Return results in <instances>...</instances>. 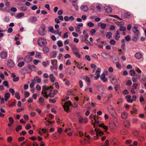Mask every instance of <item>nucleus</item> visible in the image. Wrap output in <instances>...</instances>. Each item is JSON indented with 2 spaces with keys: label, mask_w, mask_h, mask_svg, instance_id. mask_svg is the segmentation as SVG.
Listing matches in <instances>:
<instances>
[{
  "label": "nucleus",
  "mask_w": 146,
  "mask_h": 146,
  "mask_svg": "<svg viewBox=\"0 0 146 146\" xmlns=\"http://www.w3.org/2000/svg\"><path fill=\"white\" fill-rule=\"evenodd\" d=\"M37 43L39 46H44L46 45L47 42L44 38H40L38 39Z\"/></svg>",
  "instance_id": "f257e3e1"
},
{
  "label": "nucleus",
  "mask_w": 146,
  "mask_h": 146,
  "mask_svg": "<svg viewBox=\"0 0 146 146\" xmlns=\"http://www.w3.org/2000/svg\"><path fill=\"white\" fill-rule=\"evenodd\" d=\"M46 27L44 25H42L38 30L39 34L41 36H44L46 33Z\"/></svg>",
  "instance_id": "f03ea898"
},
{
  "label": "nucleus",
  "mask_w": 146,
  "mask_h": 146,
  "mask_svg": "<svg viewBox=\"0 0 146 146\" xmlns=\"http://www.w3.org/2000/svg\"><path fill=\"white\" fill-rule=\"evenodd\" d=\"M71 105V103L70 101H68L66 102L63 106V107L64 110L66 112H68L69 110V107Z\"/></svg>",
  "instance_id": "7ed1b4c3"
},
{
  "label": "nucleus",
  "mask_w": 146,
  "mask_h": 146,
  "mask_svg": "<svg viewBox=\"0 0 146 146\" xmlns=\"http://www.w3.org/2000/svg\"><path fill=\"white\" fill-rule=\"evenodd\" d=\"M137 29V27L136 26H134L132 29V30L134 33V36H135L136 37L138 36L139 34V31Z\"/></svg>",
  "instance_id": "20e7f679"
},
{
  "label": "nucleus",
  "mask_w": 146,
  "mask_h": 146,
  "mask_svg": "<svg viewBox=\"0 0 146 146\" xmlns=\"http://www.w3.org/2000/svg\"><path fill=\"white\" fill-rule=\"evenodd\" d=\"M7 64L10 68L13 67L15 66V64L13 61L10 59H9L7 61Z\"/></svg>",
  "instance_id": "39448f33"
},
{
  "label": "nucleus",
  "mask_w": 146,
  "mask_h": 146,
  "mask_svg": "<svg viewBox=\"0 0 146 146\" xmlns=\"http://www.w3.org/2000/svg\"><path fill=\"white\" fill-rule=\"evenodd\" d=\"M104 8L106 12L107 13H110L112 12V8L109 6H106L104 7Z\"/></svg>",
  "instance_id": "423d86ee"
},
{
  "label": "nucleus",
  "mask_w": 146,
  "mask_h": 146,
  "mask_svg": "<svg viewBox=\"0 0 146 146\" xmlns=\"http://www.w3.org/2000/svg\"><path fill=\"white\" fill-rule=\"evenodd\" d=\"M95 131L96 132V135L98 136L99 135L101 136L104 134L103 132L102 131L99 129H97L96 128H95Z\"/></svg>",
  "instance_id": "0eeeda50"
},
{
  "label": "nucleus",
  "mask_w": 146,
  "mask_h": 146,
  "mask_svg": "<svg viewBox=\"0 0 146 146\" xmlns=\"http://www.w3.org/2000/svg\"><path fill=\"white\" fill-rule=\"evenodd\" d=\"M53 87L52 86H50L49 87H48L47 85H44L42 86V89H44L45 90H49L51 91Z\"/></svg>",
  "instance_id": "6e6552de"
},
{
  "label": "nucleus",
  "mask_w": 146,
  "mask_h": 146,
  "mask_svg": "<svg viewBox=\"0 0 146 146\" xmlns=\"http://www.w3.org/2000/svg\"><path fill=\"white\" fill-rule=\"evenodd\" d=\"M66 72L67 74L70 75H73L75 74V72H71V69L70 68H67L66 70Z\"/></svg>",
  "instance_id": "1a4fd4ad"
},
{
  "label": "nucleus",
  "mask_w": 146,
  "mask_h": 146,
  "mask_svg": "<svg viewBox=\"0 0 146 146\" xmlns=\"http://www.w3.org/2000/svg\"><path fill=\"white\" fill-rule=\"evenodd\" d=\"M134 57L136 58L139 59L142 58V54L140 52H137L135 53Z\"/></svg>",
  "instance_id": "9d476101"
},
{
  "label": "nucleus",
  "mask_w": 146,
  "mask_h": 146,
  "mask_svg": "<svg viewBox=\"0 0 146 146\" xmlns=\"http://www.w3.org/2000/svg\"><path fill=\"white\" fill-rule=\"evenodd\" d=\"M48 90H45L42 89L41 93L43 94V96L46 98H48V93L46 91Z\"/></svg>",
  "instance_id": "9b49d317"
},
{
  "label": "nucleus",
  "mask_w": 146,
  "mask_h": 146,
  "mask_svg": "<svg viewBox=\"0 0 146 146\" xmlns=\"http://www.w3.org/2000/svg\"><path fill=\"white\" fill-rule=\"evenodd\" d=\"M80 9L84 11H87L88 10V8L87 6L85 5H83L80 7Z\"/></svg>",
  "instance_id": "f8f14e48"
},
{
  "label": "nucleus",
  "mask_w": 146,
  "mask_h": 146,
  "mask_svg": "<svg viewBox=\"0 0 146 146\" xmlns=\"http://www.w3.org/2000/svg\"><path fill=\"white\" fill-rule=\"evenodd\" d=\"M7 54L6 52L3 51L0 54V56L2 59H5L7 57Z\"/></svg>",
  "instance_id": "ddd939ff"
},
{
  "label": "nucleus",
  "mask_w": 146,
  "mask_h": 146,
  "mask_svg": "<svg viewBox=\"0 0 146 146\" xmlns=\"http://www.w3.org/2000/svg\"><path fill=\"white\" fill-rule=\"evenodd\" d=\"M42 51L45 54L49 52V48L47 46H45L42 48Z\"/></svg>",
  "instance_id": "4468645a"
},
{
  "label": "nucleus",
  "mask_w": 146,
  "mask_h": 146,
  "mask_svg": "<svg viewBox=\"0 0 146 146\" xmlns=\"http://www.w3.org/2000/svg\"><path fill=\"white\" fill-rule=\"evenodd\" d=\"M123 125L126 128H128L130 126L129 122L128 120L125 121L123 122Z\"/></svg>",
  "instance_id": "2eb2a0df"
},
{
  "label": "nucleus",
  "mask_w": 146,
  "mask_h": 146,
  "mask_svg": "<svg viewBox=\"0 0 146 146\" xmlns=\"http://www.w3.org/2000/svg\"><path fill=\"white\" fill-rule=\"evenodd\" d=\"M122 17L123 18H126L130 16V14L129 13L125 12L121 14Z\"/></svg>",
  "instance_id": "dca6fc26"
},
{
  "label": "nucleus",
  "mask_w": 146,
  "mask_h": 146,
  "mask_svg": "<svg viewBox=\"0 0 146 146\" xmlns=\"http://www.w3.org/2000/svg\"><path fill=\"white\" fill-rule=\"evenodd\" d=\"M100 78L104 82H105L107 81V79L105 77V74L104 73L101 74L100 76Z\"/></svg>",
  "instance_id": "f3484780"
},
{
  "label": "nucleus",
  "mask_w": 146,
  "mask_h": 146,
  "mask_svg": "<svg viewBox=\"0 0 146 146\" xmlns=\"http://www.w3.org/2000/svg\"><path fill=\"white\" fill-rule=\"evenodd\" d=\"M72 52L73 53H75L77 52H79V50L74 45H72Z\"/></svg>",
  "instance_id": "a211bd4d"
},
{
  "label": "nucleus",
  "mask_w": 146,
  "mask_h": 146,
  "mask_svg": "<svg viewBox=\"0 0 146 146\" xmlns=\"http://www.w3.org/2000/svg\"><path fill=\"white\" fill-rule=\"evenodd\" d=\"M19 9L21 11H26L27 9V8L25 5H22L20 6Z\"/></svg>",
  "instance_id": "6ab92c4d"
},
{
  "label": "nucleus",
  "mask_w": 146,
  "mask_h": 146,
  "mask_svg": "<svg viewBox=\"0 0 146 146\" xmlns=\"http://www.w3.org/2000/svg\"><path fill=\"white\" fill-rule=\"evenodd\" d=\"M29 21L31 22H35L37 21V18L35 16L31 17L29 18Z\"/></svg>",
  "instance_id": "aec40b11"
},
{
  "label": "nucleus",
  "mask_w": 146,
  "mask_h": 146,
  "mask_svg": "<svg viewBox=\"0 0 146 146\" xmlns=\"http://www.w3.org/2000/svg\"><path fill=\"white\" fill-rule=\"evenodd\" d=\"M101 54L102 57L104 58H107L110 56L109 54L108 53H106L105 52H102Z\"/></svg>",
  "instance_id": "412c9836"
},
{
  "label": "nucleus",
  "mask_w": 146,
  "mask_h": 146,
  "mask_svg": "<svg viewBox=\"0 0 146 146\" xmlns=\"http://www.w3.org/2000/svg\"><path fill=\"white\" fill-rule=\"evenodd\" d=\"M51 63L52 64L54 68L55 69H56L57 68V67L56 66L57 64V61L56 60H51Z\"/></svg>",
  "instance_id": "4be33fe9"
},
{
  "label": "nucleus",
  "mask_w": 146,
  "mask_h": 146,
  "mask_svg": "<svg viewBox=\"0 0 146 146\" xmlns=\"http://www.w3.org/2000/svg\"><path fill=\"white\" fill-rule=\"evenodd\" d=\"M38 101L41 105L42 106L44 104V99L43 98L40 97Z\"/></svg>",
  "instance_id": "5701e85b"
},
{
  "label": "nucleus",
  "mask_w": 146,
  "mask_h": 146,
  "mask_svg": "<svg viewBox=\"0 0 146 146\" xmlns=\"http://www.w3.org/2000/svg\"><path fill=\"white\" fill-rule=\"evenodd\" d=\"M32 58L29 56H27L25 58V61L27 62H29L32 60Z\"/></svg>",
  "instance_id": "b1692460"
},
{
  "label": "nucleus",
  "mask_w": 146,
  "mask_h": 146,
  "mask_svg": "<svg viewBox=\"0 0 146 146\" xmlns=\"http://www.w3.org/2000/svg\"><path fill=\"white\" fill-rule=\"evenodd\" d=\"M127 113L126 112H124L122 113L121 117L124 119H125L127 117Z\"/></svg>",
  "instance_id": "393cba45"
},
{
  "label": "nucleus",
  "mask_w": 146,
  "mask_h": 146,
  "mask_svg": "<svg viewBox=\"0 0 146 146\" xmlns=\"http://www.w3.org/2000/svg\"><path fill=\"white\" fill-rule=\"evenodd\" d=\"M116 33V35L115 36V38L116 40H118L120 37L119 30H117Z\"/></svg>",
  "instance_id": "a878e982"
},
{
  "label": "nucleus",
  "mask_w": 146,
  "mask_h": 146,
  "mask_svg": "<svg viewBox=\"0 0 146 146\" xmlns=\"http://www.w3.org/2000/svg\"><path fill=\"white\" fill-rule=\"evenodd\" d=\"M10 94L9 93H6L5 94V100L7 101L9 98Z\"/></svg>",
  "instance_id": "bb28decb"
},
{
  "label": "nucleus",
  "mask_w": 146,
  "mask_h": 146,
  "mask_svg": "<svg viewBox=\"0 0 146 146\" xmlns=\"http://www.w3.org/2000/svg\"><path fill=\"white\" fill-rule=\"evenodd\" d=\"M57 53L56 51H54L52 52L50 54L51 58H55L56 57Z\"/></svg>",
  "instance_id": "cd10ccee"
},
{
  "label": "nucleus",
  "mask_w": 146,
  "mask_h": 146,
  "mask_svg": "<svg viewBox=\"0 0 146 146\" xmlns=\"http://www.w3.org/2000/svg\"><path fill=\"white\" fill-rule=\"evenodd\" d=\"M49 78L52 82H54L55 81V78L52 74H50L49 76Z\"/></svg>",
  "instance_id": "c85d7f7f"
},
{
  "label": "nucleus",
  "mask_w": 146,
  "mask_h": 146,
  "mask_svg": "<svg viewBox=\"0 0 146 146\" xmlns=\"http://www.w3.org/2000/svg\"><path fill=\"white\" fill-rule=\"evenodd\" d=\"M129 74L131 76H134L136 74L134 70L133 69H131L130 70Z\"/></svg>",
  "instance_id": "c756f323"
},
{
  "label": "nucleus",
  "mask_w": 146,
  "mask_h": 146,
  "mask_svg": "<svg viewBox=\"0 0 146 146\" xmlns=\"http://www.w3.org/2000/svg\"><path fill=\"white\" fill-rule=\"evenodd\" d=\"M111 82L112 84H115L117 82V79L115 77H113L111 80Z\"/></svg>",
  "instance_id": "7c9ffc66"
},
{
  "label": "nucleus",
  "mask_w": 146,
  "mask_h": 146,
  "mask_svg": "<svg viewBox=\"0 0 146 146\" xmlns=\"http://www.w3.org/2000/svg\"><path fill=\"white\" fill-rule=\"evenodd\" d=\"M115 126V125L114 123L111 122L109 124V127L111 129L113 128Z\"/></svg>",
  "instance_id": "2f4dec72"
},
{
  "label": "nucleus",
  "mask_w": 146,
  "mask_h": 146,
  "mask_svg": "<svg viewBox=\"0 0 146 146\" xmlns=\"http://www.w3.org/2000/svg\"><path fill=\"white\" fill-rule=\"evenodd\" d=\"M99 127H102L104 129L107 130L108 129L107 126L104 125V124L102 123L100 125H99Z\"/></svg>",
  "instance_id": "473e14b6"
},
{
  "label": "nucleus",
  "mask_w": 146,
  "mask_h": 146,
  "mask_svg": "<svg viewBox=\"0 0 146 146\" xmlns=\"http://www.w3.org/2000/svg\"><path fill=\"white\" fill-rule=\"evenodd\" d=\"M3 84L5 86H6L7 88H8L9 87L8 84V82L7 81H5L3 82Z\"/></svg>",
  "instance_id": "72a5a7b5"
},
{
  "label": "nucleus",
  "mask_w": 146,
  "mask_h": 146,
  "mask_svg": "<svg viewBox=\"0 0 146 146\" xmlns=\"http://www.w3.org/2000/svg\"><path fill=\"white\" fill-rule=\"evenodd\" d=\"M58 46L59 47L62 46H63V43L60 40H58L57 43Z\"/></svg>",
  "instance_id": "f704fd0d"
},
{
  "label": "nucleus",
  "mask_w": 146,
  "mask_h": 146,
  "mask_svg": "<svg viewBox=\"0 0 146 146\" xmlns=\"http://www.w3.org/2000/svg\"><path fill=\"white\" fill-rule=\"evenodd\" d=\"M27 67L31 70H32L34 69L35 66L34 65H31L30 64H29L28 65Z\"/></svg>",
  "instance_id": "c9c22d12"
},
{
  "label": "nucleus",
  "mask_w": 146,
  "mask_h": 146,
  "mask_svg": "<svg viewBox=\"0 0 146 146\" xmlns=\"http://www.w3.org/2000/svg\"><path fill=\"white\" fill-rule=\"evenodd\" d=\"M24 14L23 13H18L17 15V17L18 18H20L23 16H24Z\"/></svg>",
  "instance_id": "e433bc0d"
},
{
  "label": "nucleus",
  "mask_w": 146,
  "mask_h": 146,
  "mask_svg": "<svg viewBox=\"0 0 146 146\" xmlns=\"http://www.w3.org/2000/svg\"><path fill=\"white\" fill-rule=\"evenodd\" d=\"M78 121L80 123H82L84 121V119L82 117L80 116L78 118Z\"/></svg>",
  "instance_id": "4c0bfd02"
},
{
  "label": "nucleus",
  "mask_w": 146,
  "mask_h": 146,
  "mask_svg": "<svg viewBox=\"0 0 146 146\" xmlns=\"http://www.w3.org/2000/svg\"><path fill=\"white\" fill-rule=\"evenodd\" d=\"M112 35V33L111 32L108 33L106 35L107 38L108 39L110 38L111 37Z\"/></svg>",
  "instance_id": "58836bf2"
},
{
  "label": "nucleus",
  "mask_w": 146,
  "mask_h": 146,
  "mask_svg": "<svg viewBox=\"0 0 146 146\" xmlns=\"http://www.w3.org/2000/svg\"><path fill=\"white\" fill-rule=\"evenodd\" d=\"M44 123L46 125V126H49L50 124H52V122L51 121H44Z\"/></svg>",
  "instance_id": "ea45409f"
},
{
  "label": "nucleus",
  "mask_w": 146,
  "mask_h": 146,
  "mask_svg": "<svg viewBox=\"0 0 146 146\" xmlns=\"http://www.w3.org/2000/svg\"><path fill=\"white\" fill-rule=\"evenodd\" d=\"M22 128V127L21 125H18L16 128V130L17 131H18L20 130Z\"/></svg>",
  "instance_id": "a19ab883"
},
{
  "label": "nucleus",
  "mask_w": 146,
  "mask_h": 146,
  "mask_svg": "<svg viewBox=\"0 0 146 146\" xmlns=\"http://www.w3.org/2000/svg\"><path fill=\"white\" fill-rule=\"evenodd\" d=\"M124 23L123 21L118 22L117 23V25L120 27L121 26V25H124Z\"/></svg>",
  "instance_id": "79ce46f5"
},
{
  "label": "nucleus",
  "mask_w": 146,
  "mask_h": 146,
  "mask_svg": "<svg viewBox=\"0 0 146 146\" xmlns=\"http://www.w3.org/2000/svg\"><path fill=\"white\" fill-rule=\"evenodd\" d=\"M15 96L16 98L18 100H19L20 99V96L19 95V93L17 92H16L15 94Z\"/></svg>",
  "instance_id": "37998d69"
},
{
  "label": "nucleus",
  "mask_w": 146,
  "mask_h": 146,
  "mask_svg": "<svg viewBox=\"0 0 146 146\" xmlns=\"http://www.w3.org/2000/svg\"><path fill=\"white\" fill-rule=\"evenodd\" d=\"M24 65V63L23 62H21L20 63H19L18 64V66L19 67H21Z\"/></svg>",
  "instance_id": "c03bdc74"
},
{
  "label": "nucleus",
  "mask_w": 146,
  "mask_h": 146,
  "mask_svg": "<svg viewBox=\"0 0 146 146\" xmlns=\"http://www.w3.org/2000/svg\"><path fill=\"white\" fill-rule=\"evenodd\" d=\"M9 91L12 93L13 96L14 95L15 92L13 89L10 88L9 90Z\"/></svg>",
  "instance_id": "a18cd8bd"
},
{
  "label": "nucleus",
  "mask_w": 146,
  "mask_h": 146,
  "mask_svg": "<svg viewBox=\"0 0 146 146\" xmlns=\"http://www.w3.org/2000/svg\"><path fill=\"white\" fill-rule=\"evenodd\" d=\"M49 31L52 33H53L54 30L53 27H50L48 28Z\"/></svg>",
  "instance_id": "49530a36"
},
{
  "label": "nucleus",
  "mask_w": 146,
  "mask_h": 146,
  "mask_svg": "<svg viewBox=\"0 0 146 146\" xmlns=\"http://www.w3.org/2000/svg\"><path fill=\"white\" fill-rule=\"evenodd\" d=\"M125 39L126 41L128 42L130 40V37H129V36H127L125 37Z\"/></svg>",
  "instance_id": "de8ad7c7"
},
{
  "label": "nucleus",
  "mask_w": 146,
  "mask_h": 146,
  "mask_svg": "<svg viewBox=\"0 0 146 146\" xmlns=\"http://www.w3.org/2000/svg\"><path fill=\"white\" fill-rule=\"evenodd\" d=\"M100 23L101 24V27L102 29H104L106 26V25L104 23Z\"/></svg>",
  "instance_id": "09e8293b"
},
{
  "label": "nucleus",
  "mask_w": 146,
  "mask_h": 146,
  "mask_svg": "<svg viewBox=\"0 0 146 146\" xmlns=\"http://www.w3.org/2000/svg\"><path fill=\"white\" fill-rule=\"evenodd\" d=\"M87 25L90 27H92L94 26V24L92 22H90L88 23Z\"/></svg>",
  "instance_id": "8fccbe9b"
},
{
  "label": "nucleus",
  "mask_w": 146,
  "mask_h": 146,
  "mask_svg": "<svg viewBox=\"0 0 146 146\" xmlns=\"http://www.w3.org/2000/svg\"><path fill=\"white\" fill-rule=\"evenodd\" d=\"M96 31L95 29H93L91 30L90 31V33L91 35H94L95 33L96 32Z\"/></svg>",
  "instance_id": "3c124183"
},
{
  "label": "nucleus",
  "mask_w": 146,
  "mask_h": 146,
  "mask_svg": "<svg viewBox=\"0 0 146 146\" xmlns=\"http://www.w3.org/2000/svg\"><path fill=\"white\" fill-rule=\"evenodd\" d=\"M141 128L143 129H146V123H144L141 125Z\"/></svg>",
  "instance_id": "603ef678"
},
{
  "label": "nucleus",
  "mask_w": 146,
  "mask_h": 146,
  "mask_svg": "<svg viewBox=\"0 0 146 146\" xmlns=\"http://www.w3.org/2000/svg\"><path fill=\"white\" fill-rule=\"evenodd\" d=\"M126 29V27L125 26H122L120 27L119 30L120 31H125Z\"/></svg>",
  "instance_id": "864d4df0"
},
{
  "label": "nucleus",
  "mask_w": 146,
  "mask_h": 146,
  "mask_svg": "<svg viewBox=\"0 0 146 146\" xmlns=\"http://www.w3.org/2000/svg\"><path fill=\"white\" fill-rule=\"evenodd\" d=\"M76 56L78 58H80V56L78 52H77L74 53Z\"/></svg>",
  "instance_id": "5fc2aeb1"
},
{
  "label": "nucleus",
  "mask_w": 146,
  "mask_h": 146,
  "mask_svg": "<svg viewBox=\"0 0 146 146\" xmlns=\"http://www.w3.org/2000/svg\"><path fill=\"white\" fill-rule=\"evenodd\" d=\"M9 20V18L7 17H5L4 18V21L5 22H8Z\"/></svg>",
  "instance_id": "6e6d98bb"
},
{
  "label": "nucleus",
  "mask_w": 146,
  "mask_h": 146,
  "mask_svg": "<svg viewBox=\"0 0 146 146\" xmlns=\"http://www.w3.org/2000/svg\"><path fill=\"white\" fill-rule=\"evenodd\" d=\"M30 95V93L27 92V91H26L25 92V97L27 98Z\"/></svg>",
  "instance_id": "4d7b16f0"
},
{
  "label": "nucleus",
  "mask_w": 146,
  "mask_h": 146,
  "mask_svg": "<svg viewBox=\"0 0 146 146\" xmlns=\"http://www.w3.org/2000/svg\"><path fill=\"white\" fill-rule=\"evenodd\" d=\"M36 90L38 91H40L41 88L40 86L39 85H37L36 87Z\"/></svg>",
  "instance_id": "13d9d810"
},
{
  "label": "nucleus",
  "mask_w": 146,
  "mask_h": 146,
  "mask_svg": "<svg viewBox=\"0 0 146 146\" xmlns=\"http://www.w3.org/2000/svg\"><path fill=\"white\" fill-rule=\"evenodd\" d=\"M30 139H31L32 140H35L37 139V138L35 136H32V137H30L29 138Z\"/></svg>",
  "instance_id": "bf43d9fd"
},
{
  "label": "nucleus",
  "mask_w": 146,
  "mask_h": 146,
  "mask_svg": "<svg viewBox=\"0 0 146 146\" xmlns=\"http://www.w3.org/2000/svg\"><path fill=\"white\" fill-rule=\"evenodd\" d=\"M31 127V126L29 124H27L25 127L26 129L27 130L30 129Z\"/></svg>",
  "instance_id": "052dcab7"
},
{
  "label": "nucleus",
  "mask_w": 146,
  "mask_h": 146,
  "mask_svg": "<svg viewBox=\"0 0 146 146\" xmlns=\"http://www.w3.org/2000/svg\"><path fill=\"white\" fill-rule=\"evenodd\" d=\"M12 137L11 136H9L7 138V141H8L10 143L12 141Z\"/></svg>",
  "instance_id": "680f3d73"
},
{
  "label": "nucleus",
  "mask_w": 146,
  "mask_h": 146,
  "mask_svg": "<svg viewBox=\"0 0 146 146\" xmlns=\"http://www.w3.org/2000/svg\"><path fill=\"white\" fill-rule=\"evenodd\" d=\"M85 80L86 81L88 82V83H89L90 82V80L88 76H86L85 78Z\"/></svg>",
  "instance_id": "e2e57ef3"
},
{
  "label": "nucleus",
  "mask_w": 146,
  "mask_h": 146,
  "mask_svg": "<svg viewBox=\"0 0 146 146\" xmlns=\"http://www.w3.org/2000/svg\"><path fill=\"white\" fill-rule=\"evenodd\" d=\"M11 10L14 12H15L17 11V9L16 8L14 7H11L10 9Z\"/></svg>",
  "instance_id": "0e129e2a"
},
{
  "label": "nucleus",
  "mask_w": 146,
  "mask_h": 146,
  "mask_svg": "<svg viewBox=\"0 0 146 146\" xmlns=\"http://www.w3.org/2000/svg\"><path fill=\"white\" fill-rule=\"evenodd\" d=\"M9 122L10 123H13L14 120L13 118L12 117H9Z\"/></svg>",
  "instance_id": "69168bd1"
},
{
  "label": "nucleus",
  "mask_w": 146,
  "mask_h": 146,
  "mask_svg": "<svg viewBox=\"0 0 146 146\" xmlns=\"http://www.w3.org/2000/svg\"><path fill=\"white\" fill-rule=\"evenodd\" d=\"M48 97L49 96L50 97H53L55 95L54 94V93H52L51 92H50L49 94H48Z\"/></svg>",
  "instance_id": "338daca9"
},
{
  "label": "nucleus",
  "mask_w": 146,
  "mask_h": 146,
  "mask_svg": "<svg viewBox=\"0 0 146 146\" xmlns=\"http://www.w3.org/2000/svg\"><path fill=\"white\" fill-rule=\"evenodd\" d=\"M116 65L117 68L119 69L120 68H121V64L118 62H117L116 63Z\"/></svg>",
  "instance_id": "774afa93"
}]
</instances>
